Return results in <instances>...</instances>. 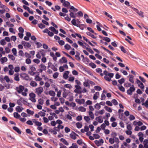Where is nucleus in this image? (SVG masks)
I'll return each mask as SVG.
<instances>
[{
  "label": "nucleus",
  "instance_id": "69168bd1",
  "mask_svg": "<svg viewBox=\"0 0 148 148\" xmlns=\"http://www.w3.org/2000/svg\"><path fill=\"white\" fill-rule=\"evenodd\" d=\"M26 63L27 64H29L31 63V60L29 58H28L26 60Z\"/></svg>",
  "mask_w": 148,
  "mask_h": 148
},
{
  "label": "nucleus",
  "instance_id": "5fc2aeb1",
  "mask_svg": "<svg viewBox=\"0 0 148 148\" xmlns=\"http://www.w3.org/2000/svg\"><path fill=\"white\" fill-rule=\"evenodd\" d=\"M6 25L9 27L12 28L14 26V25L13 24H10L9 22H6Z\"/></svg>",
  "mask_w": 148,
  "mask_h": 148
},
{
  "label": "nucleus",
  "instance_id": "79ce46f5",
  "mask_svg": "<svg viewBox=\"0 0 148 148\" xmlns=\"http://www.w3.org/2000/svg\"><path fill=\"white\" fill-rule=\"evenodd\" d=\"M89 115L92 119L94 118V116L93 112L92 111H89Z\"/></svg>",
  "mask_w": 148,
  "mask_h": 148
},
{
  "label": "nucleus",
  "instance_id": "5701e85b",
  "mask_svg": "<svg viewBox=\"0 0 148 148\" xmlns=\"http://www.w3.org/2000/svg\"><path fill=\"white\" fill-rule=\"evenodd\" d=\"M101 47L102 48H103L104 50H105L107 52H108L110 55L112 56L113 55V53L112 52L110 51L108 49H107L105 48V47H103V46H101Z\"/></svg>",
  "mask_w": 148,
  "mask_h": 148
},
{
  "label": "nucleus",
  "instance_id": "f257e3e1",
  "mask_svg": "<svg viewBox=\"0 0 148 148\" xmlns=\"http://www.w3.org/2000/svg\"><path fill=\"white\" fill-rule=\"evenodd\" d=\"M43 91L44 90L43 88L40 86L36 89L35 93L37 95L39 96L41 93L43 92Z\"/></svg>",
  "mask_w": 148,
  "mask_h": 148
},
{
  "label": "nucleus",
  "instance_id": "6e6552de",
  "mask_svg": "<svg viewBox=\"0 0 148 148\" xmlns=\"http://www.w3.org/2000/svg\"><path fill=\"white\" fill-rule=\"evenodd\" d=\"M78 136V135L73 131L72 133L70 134V137L72 139L75 140L76 139V136Z\"/></svg>",
  "mask_w": 148,
  "mask_h": 148
},
{
  "label": "nucleus",
  "instance_id": "0e129e2a",
  "mask_svg": "<svg viewBox=\"0 0 148 148\" xmlns=\"http://www.w3.org/2000/svg\"><path fill=\"white\" fill-rule=\"evenodd\" d=\"M75 87L76 88L75 90H80L82 89V87L80 86V85H75Z\"/></svg>",
  "mask_w": 148,
  "mask_h": 148
},
{
  "label": "nucleus",
  "instance_id": "7c9ffc66",
  "mask_svg": "<svg viewBox=\"0 0 148 148\" xmlns=\"http://www.w3.org/2000/svg\"><path fill=\"white\" fill-rule=\"evenodd\" d=\"M118 88L119 90L123 92H124L125 91V89L124 87H123L122 86H120L119 85H118Z\"/></svg>",
  "mask_w": 148,
  "mask_h": 148
},
{
  "label": "nucleus",
  "instance_id": "58836bf2",
  "mask_svg": "<svg viewBox=\"0 0 148 148\" xmlns=\"http://www.w3.org/2000/svg\"><path fill=\"white\" fill-rule=\"evenodd\" d=\"M109 142L111 144H113L114 142V138H110L109 139Z\"/></svg>",
  "mask_w": 148,
  "mask_h": 148
},
{
  "label": "nucleus",
  "instance_id": "39448f33",
  "mask_svg": "<svg viewBox=\"0 0 148 148\" xmlns=\"http://www.w3.org/2000/svg\"><path fill=\"white\" fill-rule=\"evenodd\" d=\"M136 83L138 84V86L142 90L144 88V86L143 84L138 79H136Z\"/></svg>",
  "mask_w": 148,
  "mask_h": 148
},
{
  "label": "nucleus",
  "instance_id": "72a5a7b5",
  "mask_svg": "<svg viewBox=\"0 0 148 148\" xmlns=\"http://www.w3.org/2000/svg\"><path fill=\"white\" fill-rule=\"evenodd\" d=\"M103 40L108 42H109L110 41V39L107 37H104L103 38Z\"/></svg>",
  "mask_w": 148,
  "mask_h": 148
},
{
  "label": "nucleus",
  "instance_id": "9b49d317",
  "mask_svg": "<svg viewBox=\"0 0 148 148\" xmlns=\"http://www.w3.org/2000/svg\"><path fill=\"white\" fill-rule=\"evenodd\" d=\"M59 62L60 63H67V60L66 58L63 57L61 59L59 60Z\"/></svg>",
  "mask_w": 148,
  "mask_h": 148
},
{
  "label": "nucleus",
  "instance_id": "49530a36",
  "mask_svg": "<svg viewBox=\"0 0 148 148\" xmlns=\"http://www.w3.org/2000/svg\"><path fill=\"white\" fill-rule=\"evenodd\" d=\"M125 79L124 78H122L121 79L118 80V82L121 84L123 83Z\"/></svg>",
  "mask_w": 148,
  "mask_h": 148
},
{
  "label": "nucleus",
  "instance_id": "338daca9",
  "mask_svg": "<svg viewBox=\"0 0 148 148\" xmlns=\"http://www.w3.org/2000/svg\"><path fill=\"white\" fill-rule=\"evenodd\" d=\"M127 129L128 130H132V127L131 124H129L127 125Z\"/></svg>",
  "mask_w": 148,
  "mask_h": 148
},
{
  "label": "nucleus",
  "instance_id": "13d9d810",
  "mask_svg": "<svg viewBox=\"0 0 148 148\" xmlns=\"http://www.w3.org/2000/svg\"><path fill=\"white\" fill-rule=\"evenodd\" d=\"M29 69L30 71H36V68L33 66H29Z\"/></svg>",
  "mask_w": 148,
  "mask_h": 148
},
{
  "label": "nucleus",
  "instance_id": "393cba45",
  "mask_svg": "<svg viewBox=\"0 0 148 148\" xmlns=\"http://www.w3.org/2000/svg\"><path fill=\"white\" fill-rule=\"evenodd\" d=\"M70 3L67 1H65L63 3V5L64 7H67L70 5Z\"/></svg>",
  "mask_w": 148,
  "mask_h": 148
},
{
  "label": "nucleus",
  "instance_id": "37998d69",
  "mask_svg": "<svg viewBox=\"0 0 148 148\" xmlns=\"http://www.w3.org/2000/svg\"><path fill=\"white\" fill-rule=\"evenodd\" d=\"M112 103H113L115 105H117L118 104V102L115 99H113L112 100Z\"/></svg>",
  "mask_w": 148,
  "mask_h": 148
},
{
  "label": "nucleus",
  "instance_id": "c85d7f7f",
  "mask_svg": "<svg viewBox=\"0 0 148 148\" xmlns=\"http://www.w3.org/2000/svg\"><path fill=\"white\" fill-rule=\"evenodd\" d=\"M49 94L52 96L54 97L56 95V94L54 91L53 90H50L49 92Z\"/></svg>",
  "mask_w": 148,
  "mask_h": 148
},
{
  "label": "nucleus",
  "instance_id": "473e14b6",
  "mask_svg": "<svg viewBox=\"0 0 148 148\" xmlns=\"http://www.w3.org/2000/svg\"><path fill=\"white\" fill-rule=\"evenodd\" d=\"M70 10H73L74 12H76L78 11V10L77 9L75 8L73 6H71L70 8Z\"/></svg>",
  "mask_w": 148,
  "mask_h": 148
},
{
  "label": "nucleus",
  "instance_id": "774afa93",
  "mask_svg": "<svg viewBox=\"0 0 148 148\" xmlns=\"http://www.w3.org/2000/svg\"><path fill=\"white\" fill-rule=\"evenodd\" d=\"M59 44L61 46L64 45V42L62 40H59L58 42Z\"/></svg>",
  "mask_w": 148,
  "mask_h": 148
},
{
  "label": "nucleus",
  "instance_id": "4d7b16f0",
  "mask_svg": "<svg viewBox=\"0 0 148 148\" xmlns=\"http://www.w3.org/2000/svg\"><path fill=\"white\" fill-rule=\"evenodd\" d=\"M129 118L130 121H132L135 119V117L133 115H130Z\"/></svg>",
  "mask_w": 148,
  "mask_h": 148
},
{
  "label": "nucleus",
  "instance_id": "ddd939ff",
  "mask_svg": "<svg viewBox=\"0 0 148 148\" xmlns=\"http://www.w3.org/2000/svg\"><path fill=\"white\" fill-rule=\"evenodd\" d=\"M99 92H96L94 94L93 96V98L95 100H96L97 99L98 97L99 96Z\"/></svg>",
  "mask_w": 148,
  "mask_h": 148
},
{
  "label": "nucleus",
  "instance_id": "dca6fc26",
  "mask_svg": "<svg viewBox=\"0 0 148 148\" xmlns=\"http://www.w3.org/2000/svg\"><path fill=\"white\" fill-rule=\"evenodd\" d=\"M14 79L17 81H19L20 80V79L19 77V74L18 73L15 74L14 75Z\"/></svg>",
  "mask_w": 148,
  "mask_h": 148
},
{
  "label": "nucleus",
  "instance_id": "0eeeda50",
  "mask_svg": "<svg viewBox=\"0 0 148 148\" xmlns=\"http://www.w3.org/2000/svg\"><path fill=\"white\" fill-rule=\"evenodd\" d=\"M103 74L105 76L108 75L110 78H112L114 76V74L113 73H108V72L106 70L104 71Z\"/></svg>",
  "mask_w": 148,
  "mask_h": 148
},
{
  "label": "nucleus",
  "instance_id": "bb28decb",
  "mask_svg": "<svg viewBox=\"0 0 148 148\" xmlns=\"http://www.w3.org/2000/svg\"><path fill=\"white\" fill-rule=\"evenodd\" d=\"M60 141L63 142L65 145H69V143L67 142L66 140L63 138H62L60 139Z\"/></svg>",
  "mask_w": 148,
  "mask_h": 148
},
{
  "label": "nucleus",
  "instance_id": "aec40b11",
  "mask_svg": "<svg viewBox=\"0 0 148 148\" xmlns=\"http://www.w3.org/2000/svg\"><path fill=\"white\" fill-rule=\"evenodd\" d=\"M30 84L31 86L33 87H36L37 85V83L34 81H32L30 82Z\"/></svg>",
  "mask_w": 148,
  "mask_h": 148
},
{
  "label": "nucleus",
  "instance_id": "680f3d73",
  "mask_svg": "<svg viewBox=\"0 0 148 148\" xmlns=\"http://www.w3.org/2000/svg\"><path fill=\"white\" fill-rule=\"evenodd\" d=\"M77 14H78V17H82L83 16V14L81 11L78 12Z\"/></svg>",
  "mask_w": 148,
  "mask_h": 148
},
{
  "label": "nucleus",
  "instance_id": "cd10ccee",
  "mask_svg": "<svg viewBox=\"0 0 148 148\" xmlns=\"http://www.w3.org/2000/svg\"><path fill=\"white\" fill-rule=\"evenodd\" d=\"M34 79L36 81H41L42 80V78H40L38 75H36Z\"/></svg>",
  "mask_w": 148,
  "mask_h": 148
},
{
  "label": "nucleus",
  "instance_id": "c9c22d12",
  "mask_svg": "<svg viewBox=\"0 0 148 148\" xmlns=\"http://www.w3.org/2000/svg\"><path fill=\"white\" fill-rule=\"evenodd\" d=\"M76 125L77 127L78 128H82V124L79 122H77L76 123Z\"/></svg>",
  "mask_w": 148,
  "mask_h": 148
},
{
  "label": "nucleus",
  "instance_id": "c03bdc74",
  "mask_svg": "<svg viewBox=\"0 0 148 148\" xmlns=\"http://www.w3.org/2000/svg\"><path fill=\"white\" fill-rule=\"evenodd\" d=\"M79 53H77L75 56L76 59L79 61L80 60H81L79 56Z\"/></svg>",
  "mask_w": 148,
  "mask_h": 148
},
{
  "label": "nucleus",
  "instance_id": "412c9836",
  "mask_svg": "<svg viewBox=\"0 0 148 148\" xmlns=\"http://www.w3.org/2000/svg\"><path fill=\"white\" fill-rule=\"evenodd\" d=\"M23 108H21L20 106H17L16 108V111L19 112H21L22 110H23Z\"/></svg>",
  "mask_w": 148,
  "mask_h": 148
},
{
  "label": "nucleus",
  "instance_id": "09e8293b",
  "mask_svg": "<svg viewBox=\"0 0 148 148\" xmlns=\"http://www.w3.org/2000/svg\"><path fill=\"white\" fill-rule=\"evenodd\" d=\"M95 108L98 110H99L101 108L100 105L98 103L95 105Z\"/></svg>",
  "mask_w": 148,
  "mask_h": 148
},
{
  "label": "nucleus",
  "instance_id": "f3484780",
  "mask_svg": "<svg viewBox=\"0 0 148 148\" xmlns=\"http://www.w3.org/2000/svg\"><path fill=\"white\" fill-rule=\"evenodd\" d=\"M69 11L70 12V14H69V15L70 16L73 18H75L76 17V16H75V15L76 14H74V13L73 12H72L71 11V10H69Z\"/></svg>",
  "mask_w": 148,
  "mask_h": 148
},
{
  "label": "nucleus",
  "instance_id": "e433bc0d",
  "mask_svg": "<svg viewBox=\"0 0 148 148\" xmlns=\"http://www.w3.org/2000/svg\"><path fill=\"white\" fill-rule=\"evenodd\" d=\"M64 47L65 49L67 50H69L71 48L70 45L68 44L65 45L64 46Z\"/></svg>",
  "mask_w": 148,
  "mask_h": 148
},
{
  "label": "nucleus",
  "instance_id": "4468645a",
  "mask_svg": "<svg viewBox=\"0 0 148 148\" xmlns=\"http://www.w3.org/2000/svg\"><path fill=\"white\" fill-rule=\"evenodd\" d=\"M13 129L18 134H21V132L20 130L17 127H13Z\"/></svg>",
  "mask_w": 148,
  "mask_h": 148
},
{
  "label": "nucleus",
  "instance_id": "6ab92c4d",
  "mask_svg": "<svg viewBox=\"0 0 148 148\" xmlns=\"http://www.w3.org/2000/svg\"><path fill=\"white\" fill-rule=\"evenodd\" d=\"M7 60L8 59L6 57L2 58L0 60V61L1 64L3 63L4 62H7Z\"/></svg>",
  "mask_w": 148,
  "mask_h": 148
},
{
  "label": "nucleus",
  "instance_id": "ea45409f",
  "mask_svg": "<svg viewBox=\"0 0 148 148\" xmlns=\"http://www.w3.org/2000/svg\"><path fill=\"white\" fill-rule=\"evenodd\" d=\"M9 58L11 59L12 60L14 61L15 59V57L13 55L10 54H9L8 56Z\"/></svg>",
  "mask_w": 148,
  "mask_h": 148
},
{
  "label": "nucleus",
  "instance_id": "a19ab883",
  "mask_svg": "<svg viewBox=\"0 0 148 148\" xmlns=\"http://www.w3.org/2000/svg\"><path fill=\"white\" fill-rule=\"evenodd\" d=\"M38 26L41 29L44 28L45 27V26L41 23L38 24Z\"/></svg>",
  "mask_w": 148,
  "mask_h": 148
},
{
  "label": "nucleus",
  "instance_id": "f03ea898",
  "mask_svg": "<svg viewBox=\"0 0 148 148\" xmlns=\"http://www.w3.org/2000/svg\"><path fill=\"white\" fill-rule=\"evenodd\" d=\"M20 76L22 78H23V79L26 80L28 81L30 80V79L29 76L26 73H21L20 74Z\"/></svg>",
  "mask_w": 148,
  "mask_h": 148
},
{
  "label": "nucleus",
  "instance_id": "423d86ee",
  "mask_svg": "<svg viewBox=\"0 0 148 148\" xmlns=\"http://www.w3.org/2000/svg\"><path fill=\"white\" fill-rule=\"evenodd\" d=\"M22 44L24 46L25 48H28L30 47L31 46V45L29 42H26L25 41H22Z\"/></svg>",
  "mask_w": 148,
  "mask_h": 148
},
{
  "label": "nucleus",
  "instance_id": "2eb2a0df",
  "mask_svg": "<svg viewBox=\"0 0 148 148\" xmlns=\"http://www.w3.org/2000/svg\"><path fill=\"white\" fill-rule=\"evenodd\" d=\"M129 77V81L132 83H134V76L132 75H130Z\"/></svg>",
  "mask_w": 148,
  "mask_h": 148
},
{
  "label": "nucleus",
  "instance_id": "1a4fd4ad",
  "mask_svg": "<svg viewBox=\"0 0 148 148\" xmlns=\"http://www.w3.org/2000/svg\"><path fill=\"white\" fill-rule=\"evenodd\" d=\"M40 69L38 70L40 73H42L43 71H45L46 70V67L44 64H41L40 65Z\"/></svg>",
  "mask_w": 148,
  "mask_h": 148
},
{
  "label": "nucleus",
  "instance_id": "6e6d98bb",
  "mask_svg": "<svg viewBox=\"0 0 148 148\" xmlns=\"http://www.w3.org/2000/svg\"><path fill=\"white\" fill-rule=\"evenodd\" d=\"M59 75V73L58 72L55 73L53 75L54 78L56 79L57 78Z\"/></svg>",
  "mask_w": 148,
  "mask_h": 148
},
{
  "label": "nucleus",
  "instance_id": "a211bd4d",
  "mask_svg": "<svg viewBox=\"0 0 148 148\" xmlns=\"http://www.w3.org/2000/svg\"><path fill=\"white\" fill-rule=\"evenodd\" d=\"M72 24L75 25L78 27H79V25H78L76 23V20L75 19H73L71 21Z\"/></svg>",
  "mask_w": 148,
  "mask_h": 148
},
{
  "label": "nucleus",
  "instance_id": "de8ad7c7",
  "mask_svg": "<svg viewBox=\"0 0 148 148\" xmlns=\"http://www.w3.org/2000/svg\"><path fill=\"white\" fill-rule=\"evenodd\" d=\"M94 88L95 89L97 90L100 91L101 90V88L98 86H96L94 87Z\"/></svg>",
  "mask_w": 148,
  "mask_h": 148
},
{
  "label": "nucleus",
  "instance_id": "e2e57ef3",
  "mask_svg": "<svg viewBox=\"0 0 148 148\" xmlns=\"http://www.w3.org/2000/svg\"><path fill=\"white\" fill-rule=\"evenodd\" d=\"M120 48L121 49V51L122 52H123V53H126L127 51H126V50L123 47L121 46L120 47Z\"/></svg>",
  "mask_w": 148,
  "mask_h": 148
},
{
  "label": "nucleus",
  "instance_id": "20e7f679",
  "mask_svg": "<svg viewBox=\"0 0 148 148\" xmlns=\"http://www.w3.org/2000/svg\"><path fill=\"white\" fill-rule=\"evenodd\" d=\"M135 90V88L133 85H132V86L130 87L129 89L127 90V93L128 95H131L132 94V92L134 91Z\"/></svg>",
  "mask_w": 148,
  "mask_h": 148
},
{
  "label": "nucleus",
  "instance_id": "864d4df0",
  "mask_svg": "<svg viewBox=\"0 0 148 148\" xmlns=\"http://www.w3.org/2000/svg\"><path fill=\"white\" fill-rule=\"evenodd\" d=\"M89 65L92 68L94 69L96 67V65L94 63L91 62L89 64Z\"/></svg>",
  "mask_w": 148,
  "mask_h": 148
},
{
  "label": "nucleus",
  "instance_id": "052dcab7",
  "mask_svg": "<svg viewBox=\"0 0 148 148\" xmlns=\"http://www.w3.org/2000/svg\"><path fill=\"white\" fill-rule=\"evenodd\" d=\"M51 68L54 71H57L58 70L57 68L53 65L51 66Z\"/></svg>",
  "mask_w": 148,
  "mask_h": 148
},
{
  "label": "nucleus",
  "instance_id": "9d476101",
  "mask_svg": "<svg viewBox=\"0 0 148 148\" xmlns=\"http://www.w3.org/2000/svg\"><path fill=\"white\" fill-rule=\"evenodd\" d=\"M74 91V92H75V93L78 94H81L82 93H84L88 92V91L85 88H83L82 90H75Z\"/></svg>",
  "mask_w": 148,
  "mask_h": 148
},
{
  "label": "nucleus",
  "instance_id": "4be33fe9",
  "mask_svg": "<svg viewBox=\"0 0 148 148\" xmlns=\"http://www.w3.org/2000/svg\"><path fill=\"white\" fill-rule=\"evenodd\" d=\"M14 116L16 119H19L21 117L20 115L16 112H15L14 113Z\"/></svg>",
  "mask_w": 148,
  "mask_h": 148
},
{
  "label": "nucleus",
  "instance_id": "2f4dec72",
  "mask_svg": "<svg viewBox=\"0 0 148 148\" xmlns=\"http://www.w3.org/2000/svg\"><path fill=\"white\" fill-rule=\"evenodd\" d=\"M86 34L88 35L89 36L91 37H92V38L95 39L96 38V37L95 36H94V35L91 34L90 32H86Z\"/></svg>",
  "mask_w": 148,
  "mask_h": 148
},
{
  "label": "nucleus",
  "instance_id": "c756f323",
  "mask_svg": "<svg viewBox=\"0 0 148 148\" xmlns=\"http://www.w3.org/2000/svg\"><path fill=\"white\" fill-rule=\"evenodd\" d=\"M79 110L82 112H85L86 111V108L83 107L81 106L79 108Z\"/></svg>",
  "mask_w": 148,
  "mask_h": 148
},
{
  "label": "nucleus",
  "instance_id": "603ef678",
  "mask_svg": "<svg viewBox=\"0 0 148 148\" xmlns=\"http://www.w3.org/2000/svg\"><path fill=\"white\" fill-rule=\"evenodd\" d=\"M0 44L2 45H4L6 44L4 39H2L0 40Z\"/></svg>",
  "mask_w": 148,
  "mask_h": 148
},
{
  "label": "nucleus",
  "instance_id": "3c124183",
  "mask_svg": "<svg viewBox=\"0 0 148 148\" xmlns=\"http://www.w3.org/2000/svg\"><path fill=\"white\" fill-rule=\"evenodd\" d=\"M104 79L107 81L110 82L111 81V78L110 77H109L107 76H105L104 77Z\"/></svg>",
  "mask_w": 148,
  "mask_h": 148
},
{
  "label": "nucleus",
  "instance_id": "8fccbe9b",
  "mask_svg": "<svg viewBox=\"0 0 148 148\" xmlns=\"http://www.w3.org/2000/svg\"><path fill=\"white\" fill-rule=\"evenodd\" d=\"M84 119L87 123H88L90 120V118L88 116H85L84 117Z\"/></svg>",
  "mask_w": 148,
  "mask_h": 148
},
{
  "label": "nucleus",
  "instance_id": "a18cd8bd",
  "mask_svg": "<svg viewBox=\"0 0 148 148\" xmlns=\"http://www.w3.org/2000/svg\"><path fill=\"white\" fill-rule=\"evenodd\" d=\"M4 79L7 83H9L10 81V79L9 78V77L8 76L6 75L4 77Z\"/></svg>",
  "mask_w": 148,
  "mask_h": 148
},
{
  "label": "nucleus",
  "instance_id": "4c0bfd02",
  "mask_svg": "<svg viewBox=\"0 0 148 148\" xmlns=\"http://www.w3.org/2000/svg\"><path fill=\"white\" fill-rule=\"evenodd\" d=\"M12 52L15 56H17V51L16 48H13L12 49Z\"/></svg>",
  "mask_w": 148,
  "mask_h": 148
},
{
  "label": "nucleus",
  "instance_id": "f8f14e48",
  "mask_svg": "<svg viewBox=\"0 0 148 148\" xmlns=\"http://www.w3.org/2000/svg\"><path fill=\"white\" fill-rule=\"evenodd\" d=\"M69 73V71H65L63 75V78L65 79H67L69 77L68 75Z\"/></svg>",
  "mask_w": 148,
  "mask_h": 148
},
{
  "label": "nucleus",
  "instance_id": "f704fd0d",
  "mask_svg": "<svg viewBox=\"0 0 148 148\" xmlns=\"http://www.w3.org/2000/svg\"><path fill=\"white\" fill-rule=\"evenodd\" d=\"M44 100L40 98L38 100V103L41 105H42L44 103Z\"/></svg>",
  "mask_w": 148,
  "mask_h": 148
},
{
  "label": "nucleus",
  "instance_id": "a878e982",
  "mask_svg": "<svg viewBox=\"0 0 148 148\" xmlns=\"http://www.w3.org/2000/svg\"><path fill=\"white\" fill-rule=\"evenodd\" d=\"M104 108L106 110L109 112H111L112 111V110L111 108L110 107H108L107 106H105Z\"/></svg>",
  "mask_w": 148,
  "mask_h": 148
},
{
  "label": "nucleus",
  "instance_id": "7ed1b4c3",
  "mask_svg": "<svg viewBox=\"0 0 148 148\" xmlns=\"http://www.w3.org/2000/svg\"><path fill=\"white\" fill-rule=\"evenodd\" d=\"M24 87L22 85H20L18 87H16V90L19 93H21L24 90Z\"/></svg>",
  "mask_w": 148,
  "mask_h": 148
},
{
  "label": "nucleus",
  "instance_id": "b1692460",
  "mask_svg": "<svg viewBox=\"0 0 148 148\" xmlns=\"http://www.w3.org/2000/svg\"><path fill=\"white\" fill-rule=\"evenodd\" d=\"M95 120L97 121L99 123H101L103 122V120L101 118V117H98L95 118Z\"/></svg>",
  "mask_w": 148,
  "mask_h": 148
},
{
  "label": "nucleus",
  "instance_id": "bf43d9fd",
  "mask_svg": "<svg viewBox=\"0 0 148 148\" xmlns=\"http://www.w3.org/2000/svg\"><path fill=\"white\" fill-rule=\"evenodd\" d=\"M36 72H34V71H28V73L30 75L32 76H33L36 73Z\"/></svg>",
  "mask_w": 148,
  "mask_h": 148
}]
</instances>
